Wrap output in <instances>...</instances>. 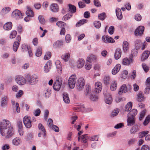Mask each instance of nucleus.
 <instances>
[{"instance_id":"nucleus-1","label":"nucleus","mask_w":150,"mask_h":150,"mask_svg":"<svg viewBox=\"0 0 150 150\" xmlns=\"http://www.w3.org/2000/svg\"><path fill=\"white\" fill-rule=\"evenodd\" d=\"M1 133L5 139H9L14 135L15 131L13 126L5 130H2Z\"/></svg>"},{"instance_id":"nucleus-2","label":"nucleus","mask_w":150,"mask_h":150,"mask_svg":"<svg viewBox=\"0 0 150 150\" xmlns=\"http://www.w3.org/2000/svg\"><path fill=\"white\" fill-rule=\"evenodd\" d=\"M56 25L61 29L59 34L60 35H65L66 32L65 27L67 26L66 23L63 21H59L56 23Z\"/></svg>"},{"instance_id":"nucleus-3","label":"nucleus","mask_w":150,"mask_h":150,"mask_svg":"<svg viewBox=\"0 0 150 150\" xmlns=\"http://www.w3.org/2000/svg\"><path fill=\"white\" fill-rule=\"evenodd\" d=\"M26 81L31 85H34L38 81V78L35 75H31L27 74L25 77Z\"/></svg>"},{"instance_id":"nucleus-4","label":"nucleus","mask_w":150,"mask_h":150,"mask_svg":"<svg viewBox=\"0 0 150 150\" xmlns=\"http://www.w3.org/2000/svg\"><path fill=\"white\" fill-rule=\"evenodd\" d=\"M13 126L11 122L7 120H4L0 123V130L1 132L2 130H5Z\"/></svg>"},{"instance_id":"nucleus-5","label":"nucleus","mask_w":150,"mask_h":150,"mask_svg":"<svg viewBox=\"0 0 150 150\" xmlns=\"http://www.w3.org/2000/svg\"><path fill=\"white\" fill-rule=\"evenodd\" d=\"M62 83L61 78L59 76L57 77L53 86L54 90L56 91H59L61 88Z\"/></svg>"},{"instance_id":"nucleus-6","label":"nucleus","mask_w":150,"mask_h":150,"mask_svg":"<svg viewBox=\"0 0 150 150\" xmlns=\"http://www.w3.org/2000/svg\"><path fill=\"white\" fill-rule=\"evenodd\" d=\"M15 80L16 83L20 86H23L27 83L26 79L21 75L16 76Z\"/></svg>"},{"instance_id":"nucleus-7","label":"nucleus","mask_w":150,"mask_h":150,"mask_svg":"<svg viewBox=\"0 0 150 150\" xmlns=\"http://www.w3.org/2000/svg\"><path fill=\"white\" fill-rule=\"evenodd\" d=\"M134 61L133 54L131 53L129 55V57L123 58L122 60V64L125 66H129L132 64Z\"/></svg>"},{"instance_id":"nucleus-8","label":"nucleus","mask_w":150,"mask_h":150,"mask_svg":"<svg viewBox=\"0 0 150 150\" xmlns=\"http://www.w3.org/2000/svg\"><path fill=\"white\" fill-rule=\"evenodd\" d=\"M76 78V74H73L69 78L68 83L69 86L70 88H73L74 87Z\"/></svg>"},{"instance_id":"nucleus-9","label":"nucleus","mask_w":150,"mask_h":150,"mask_svg":"<svg viewBox=\"0 0 150 150\" xmlns=\"http://www.w3.org/2000/svg\"><path fill=\"white\" fill-rule=\"evenodd\" d=\"M23 123L27 128H30L32 127V121L30 116L26 115L24 117L23 119Z\"/></svg>"},{"instance_id":"nucleus-10","label":"nucleus","mask_w":150,"mask_h":150,"mask_svg":"<svg viewBox=\"0 0 150 150\" xmlns=\"http://www.w3.org/2000/svg\"><path fill=\"white\" fill-rule=\"evenodd\" d=\"M131 89V86L130 85H128L127 86L126 85L123 84L120 86L118 93L120 95H121L123 93H126L128 90H130Z\"/></svg>"},{"instance_id":"nucleus-11","label":"nucleus","mask_w":150,"mask_h":150,"mask_svg":"<svg viewBox=\"0 0 150 150\" xmlns=\"http://www.w3.org/2000/svg\"><path fill=\"white\" fill-rule=\"evenodd\" d=\"M85 85V81L83 78H80L78 79L76 83V87L79 91L81 90Z\"/></svg>"},{"instance_id":"nucleus-12","label":"nucleus","mask_w":150,"mask_h":150,"mask_svg":"<svg viewBox=\"0 0 150 150\" xmlns=\"http://www.w3.org/2000/svg\"><path fill=\"white\" fill-rule=\"evenodd\" d=\"M21 37L20 35H18L16 38V40L14 42L13 49L14 51L16 52L20 45L21 41Z\"/></svg>"},{"instance_id":"nucleus-13","label":"nucleus","mask_w":150,"mask_h":150,"mask_svg":"<svg viewBox=\"0 0 150 150\" xmlns=\"http://www.w3.org/2000/svg\"><path fill=\"white\" fill-rule=\"evenodd\" d=\"M25 14L22 13L21 11L18 9H16L13 11L12 13V16L17 18H23Z\"/></svg>"},{"instance_id":"nucleus-14","label":"nucleus","mask_w":150,"mask_h":150,"mask_svg":"<svg viewBox=\"0 0 150 150\" xmlns=\"http://www.w3.org/2000/svg\"><path fill=\"white\" fill-rule=\"evenodd\" d=\"M144 28L142 26H138L135 30L134 35L136 36H141L143 34Z\"/></svg>"},{"instance_id":"nucleus-15","label":"nucleus","mask_w":150,"mask_h":150,"mask_svg":"<svg viewBox=\"0 0 150 150\" xmlns=\"http://www.w3.org/2000/svg\"><path fill=\"white\" fill-rule=\"evenodd\" d=\"M102 40L105 43H112L115 42V40L113 38L107 35H103L102 37Z\"/></svg>"},{"instance_id":"nucleus-16","label":"nucleus","mask_w":150,"mask_h":150,"mask_svg":"<svg viewBox=\"0 0 150 150\" xmlns=\"http://www.w3.org/2000/svg\"><path fill=\"white\" fill-rule=\"evenodd\" d=\"M102 88V84L99 81H97L95 84L94 91L97 93L101 92Z\"/></svg>"},{"instance_id":"nucleus-17","label":"nucleus","mask_w":150,"mask_h":150,"mask_svg":"<svg viewBox=\"0 0 150 150\" xmlns=\"http://www.w3.org/2000/svg\"><path fill=\"white\" fill-rule=\"evenodd\" d=\"M50 11L53 13L58 12L59 11V7L57 3H53L51 4L50 7Z\"/></svg>"},{"instance_id":"nucleus-18","label":"nucleus","mask_w":150,"mask_h":150,"mask_svg":"<svg viewBox=\"0 0 150 150\" xmlns=\"http://www.w3.org/2000/svg\"><path fill=\"white\" fill-rule=\"evenodd\" d=\"M89 139V137L87 136V134H84L78 137V140L79 142L86 144L87 143L88 140Z\"/></svg>"},{"instance_id":"nucleus-19","label":"nucleus","mask_w":150,"mask_h":150,"mask_svg":"<svg viewBox=\"0 0 150 150\" xmlns=\"http://www.w3.org/2000/svg\"><path fill=\"white\" fill-rule=\"evenodd\" d=\"M122 47L123 51L125 53L128 52L130 49L129 43L127 41H124L123 43Z\"/></svg>"},{"instance_id":"nucleus-20","label":"nucleus","mask_w":150,"mask_h":150,"mask_svg":"<svg viewBox=\"0 0 150 150\" xmlns=\"http://www.w3.org/2000/svg\"><path fill=\"white\" fill-rule=\"evenodd\" d=\"M122 50L119 48L116 49L114 54V58L116 60H118L121 57L122 55Z\"/></svg>"},{"instance_id":"nucleus-21","label":"nucleus","mask_w":150,"mask_h":150,"mask_svg":"<svg viewBox=\"0 0 150 150\" xmlns=\"http://www.w3.org/2000/svg\"><path fill=\"white\" fill-rule=\"evenodd\" d=\"M27 10L25 12V14L27 16L31 17H33L35 16L34 12L32 8L29 6H26Z\"/></svg>"},{"instance_id":"nucleus-22","label":"nucleus","mask_w":150,"mask_h":150,"mask_svg":"<svg viewBox=\"0 0 150 150\" xmlns=\"http://www.w3.org/2000/svg\"><path fill=\"white\" fill-rule=\"evenodd\" d=\"M121 66L120 64H116L112 69V73L113 75H115L117 73L120 69Z\"/></svg>"},{"instance_id":"nucleus-23","label":"nucleus","mask_w":150,"mask_h":150,"mask_svg":"<svg viewBox=\"0 0 150 150\" xmlns=\"http://www.w3.org/2000/svg\"><path fill=\"white\" fill-rule=\"evenodd\" d=\"M150 54V52L148 50L144 51L142 55L141 59L142 61H144L147 59Z\"/></svg>"},{"instance_id":"nucleus-24","label":"nucleus","mask_w":150,"mask_h":150,"mask_svg":"<svg viewBox=\"0 0 150 150\" xmlns=\"http://www.w3.org/2000/svg\"><path fill=\"white\" fill-rule=\"evenodd\" d=\"M68 12L71 13H74L76 12V7L74 5L69 4H68Z\"/></svg>"},{"instance_id":"nucleus-25","label":"nucleus","mask_w":150,"mask_h":150,"mask_svg":"<svg viewBox=\"0 0 150 150\" xmlns=\"http://www.w3.org/2000/svg\"><path fill=\"white\" fill-rule=\"evenodd\" d=\"M145 97L142 91L139 92L137 96V100L138 102H141L144 100Z\"/></svg>"},{"instance_id":"nucleus-26","label":"nucleus","mask_w":150,"mask_h":150,"mask_svg":"<svg viewBox=\"0 0 150 150\" xmlns=\"http://www.w3.org/2000/svg\"><path fill=\"white\" fill-rule=\"evenodd\" d=\"M85 63V60L82 58H79L76 62V66L78 68H81L83 66Z\"/></svg>"},{"instance_id":"nucleus-27","label":"nucleus","mask_w":150,"mask_h":150,"mask_svg":"<svg viewBox=\"0 0 150 150\" xmlns=\"http://www.w3.org/2000/svg\"><path fill=\"white\" fill-rule=\"evenodd\" d=\"M127 121L128 126H132L135 123V117L128 116Z\"/></svg>"},{"instance_id":"nucleus-28","label":"nucleus","mask_w":150,"mask_h":150,"mask_svg":"<svg viewBox=\"0 0 150 150\" xmlns=\"http://www.w3.org/2000/svg\"><path fill=\"white\" fill-rule=\"evenodd\" d=\"M22 142L21 138L18 137H16L14 138L12 140L13 144L15 146H18L20 145Z\"/></svg>"},{"instance_id":"nucleus-29","label":"nucleus","mask_w":150,"mask_h":150,"mask_svg":"<svg viewBox=\"0 0 150 150\" xmlns=\"http://www.w3.org/2000/svg\"><path fill=\"white\" fill-rule=\"evenodd\" d=\"M105 100L106 103L108 104H111L112 103V99L111 96L109 93L106 94Z\"/></svg>"},{"instance_id":"nucleus-30","label":"nucleus","mask_w":150,"mask_h":150,"mask_svg":"<svg viewBox=\"0 0 150 150\" xmlns=\"http://www.w3.org/2000/svg\"><path fill=\"white\" fill-rule=\"evenodd\" d=\"M97 94L95 91L92 92L90 94V99L92 101H95L97 100L98 98Z\"/></svg>"},{"instance_id":"nucleus-31","label":"nucleus","mask_w":150,"mask_h":150,"mask_svg":"<svg viewBox=\"0 0 150 150\" xmlns=\"http://www.w3.org/2000/svg\"><path fill=\"white\" fill-rule=\"evenodd\" d=\"M71 55L69 52H66L65 53L62 55L61 58L64 60L65 62H68L70 59Z\"/></svg>"},{"instance_id":"nucleus-32","label":"nucleus","mask_w":150,"mask_h":150,"mask_svg":"<svg viewBox=\"0 0 150 150\" xmlns=\"http://www.w3.org/2000/svg\"><path fill=\"white\" fill-rule=\"evenodd\" d=\"M55 65L58 73L61 74L62 73V67L61 62L59 60L55 62Z\"/></svg>"},{"instance_id":"nucleus-33","label":"nucleus","mask_w":150,"mask_h":150,"mask_svg":"<svg viewBox=\"0 0 150 150\" xmlns=\"http://www.w3.org/2000/svg\"><path fill=\"white\" fill-rule=\"evenodd\" d=\"M38 127L39 129L42 132L43 136L44 137H45L46 132L43 125L41 123H39L38 125Z\"/></svg>"},{"instance_id":"nucleus-34","label":"nucleus","mask_w":150,"mask_h":150,"mask_svg":"<svg viewBox=\"0 0 150 150\" xmlns=\"http://www.w3.org/2000/svg\"><path fill=\"white\" fill-rule=\"evenodd\" d=\"M52 65V63L50 61H48L45 64L44 70L45 72H48L51 69V67Z\"/></svg>"},{"instance_id":"nucleus-35","label":"nucleus","mask_w":150,"mask_h":150,"mask_svg":"<svg viewBox=\"0 0 150 150\" xmlns=\"http://www.w3.org/2000/svg\"><path fill=\"white\" fill-rule=\"evenodd\" d=\"M97 59L96 56L92 54H90L87 58V61L91 62H92V61H96L97 60Z\"/></svg>"},{"instance_id":"nucleus-36","label":"nucleus","mask_w":150,"mask_h":150,"mask_svg":"<svg viewBox=\"0 0 150 150\" xmlns=\"http://www.w3.org/2000/svg\"><path fill=\"white\" fill-rule=\"evenodd\" d=\"M12 27V23L11 22L6 23L4 25V28L6 30H10Z\"/></svg>"},{"instance_id":"nucleus-37","label":"nucleus","mask_w":150,"mask_h":150,"mask_svg":"<svg viewBox=\"0 0 150 150\" xmlns=\"http://www.w3.org/2000/svg\"><path fill=\"white\" fill-rule=\"evenodd\" d=\"M63 44V42L62 40H58L53 44V46L54 48H57L62 46Z\"/></svg>"},{"instance_id":"nucleus-38","label":"nucleus","mask_w":150,"mask_h":150,"mask_svg":"<svg viewBox=\"0 0 150 150\" xmlns=\"http://www.w3.org/2000/svg\"><path fill=\"white\" fill-rule=\"evenodd\" d=\"M116 13L117 18L119 20H121L122 18V15L121 9L117 8L116 10Z\"/></svg>"},{"instance_id":"nucleus-39","label":"nucleus","mask_w":150,"mask_h":150,"mask_svg":"<svg viewBox=\"0 0 150 150\" xmlns=\"http://www.w3.org/2000/svg\"><path fill=\"white\" fill-rule=\"evenodd\" d=\"M137 113V110L135 109H133L130 110L128 114V116L135 117Z\"/></svg>"},{"instance_id":"nucleus-40","label":"nucleus","mask_w":150,"mask_h":150,"mask_svg":"<svg viewBox=\"0 0 150 150\" xmlns=\"http://www.w3.org/2000/svg\"><path fill=\"white\" fill-rule=\"evenodd\" d=\"M146 110L145 109L143 110L140 112L139 117V120L140 121L143 120L146 115Z\"/></svg>"},{"instance_id":"nucleus-41","label":"nucleus","mask_w":150,"mask_h":150,"mask_svg":"<svg viewBox=\"0 0 150 150\" xmlns=\"http://www.w3.org/2000/svg\"><path fill=\"white\" fill-rule=\"evenodd\" d=\"M139 129L138 126L136 125L133 126L130 130V132L132 134H135L137 132Z\"/></svg>"},{"instance_id":"nucleus-42","label":"nucleus","mask_w":150,"mask_h":150,"mask_svg":"<svg viewBox=\"0 0 150 150\" xmlns=\"http://www.w3.org/2000/svg\"><path fill=\"white\" fill-rule=\"evenodd\" d=\"M91 92V86L88 85H86L84 91V94L86 96H88Z\"/></svg>"},{"instance_id":"nucleus-43","label":"nucleus","mask_w":150,"mask_h":150,"mask_svg":"<svg viewBox=\"0 0 150 150\" xmlns=\"http://www.w3.org/2000/svg\"><path fill=\"white\" fill-rule=\"evenodd\" d=\"M42 50L41 47L39 46L36 49L35 55L37 57L40 56L42 53Z\"/></svg>"},{"instance_id":"nucleus-44","label":"nucleus","mask_w":150,"mask_h":150,"mask_svg":"<svg viewBox=\"0 0 150 150\" xmlns=\"http://www.w3.org/2000/svg\"><path fill=\"white\" fill-rule=\"evenodd\" d=\"M8 98L7 96H5L2 98L1 99V104L2 106H5L7 103Z\"/></svg>"},{"instance_id":"nucleus-45","label":"nucleus","mask_w":150,"mask_h":150,"mask_svg":"<svg viewBox=\"0 0 150 150\" xmlns=\"http://www.w3.org/2000/svg\"><path fill=\"white\" fill-rule=\"evenodd\" d=\"M63 99L64 102L67 103H69L70 102V100L68 95L66 93L63 94Z\"/></svg>"},{"instance_id":"nucleus-46","label":"nucleus","mask_w":150,"mask_h":150,"mask_svg":"<svg viewBox=\"0 0 150 150\" xmlns=\"http://www.w3.org/2000/svg\"><path fill=\"white\" fill-rule=\"evenodd\" d=\"M117 83L116 81L112 82L110 84V90L113 91L115 90L117 88Z\"/></svg>"},{"instance_id":"nucleus-47","label":"nucleus","mask_w":150,"mask_h":150,"mask_svg":"<svg viewBox=\"0 0 150 150\" xmlns=\"http://www.w3.org/2000/svg\"><path fill=\"white\" fill-rule=\"evenodd\" d=\"M150 122V115H147L145 118L143 124L144 126L147 125Z\"/></svg>"},{"instance_id":"nucleus-48","label":"nucleus","mask_w":150,"mask_h":150,"mask_svg":"<svg viewBox=\"0 0 150 150\" xmlns=\"http://www.w3.org/2000/svg\"><path fill=\"white\" fill-rule=\"evenodd\" d=\"M92 67L91 62L86 60V62L85 65V69L87 70H90Z\"/></svg>"},{"instance_id":"nucleus-49","label":"nucleus","mask_w":150,"mask_h":150,"mask_svg":"<svg viewBox=\"0 0 150 150\" xmlns=\"http://www.w3.org/2000/svg\"><path fill=\"white\" fill-rule=\"evenodd\" d=\"M87 20L85 19H82L79 21L76 24V27H78L81 25L84 24L86 23Z\"/></svg>"},{"instance_id":"nucleus-50","label":"nucleus","mask_w":150,"mask_h":150,"mask_svg":"<svg viewBox=\"0 0 150 150\" xmlns=\"http://www.w3.org/2000/svg\"><path fill=\"white\" fill-rule=\"evenodd\" d=\"M149 133L148 131H143L139 133V138L144 137Z\"/></svg>"},{"instance_id":"nucleus-51","label":"nucleus","mask_w":150,"mask_h":150,"mask_svg":"<svg viewBox=\"0 0 150 150\" xmlns=\"http://www.w3.org/2000/svg\"><path fill=\"white\" fill-rule=\"evenodd\" d=\"M44 96L46 98H48L49 97L51 94V90L49 89H47L45 90L44 91Z\"/></svg>"},{"instance_id":"nucleus-52","label":"nucleus","mask_w":150,"mask_h":150,"mask_svg":"<svg viewBox=\"0 0 150 150\" xmlns=\"http://www.w3.org/2000/svg\"><path fill=\"white\" fill-rule=\"evenodd\" d=\"M119 112V110L118 109H115L112 111L111 115L110 116L112 117H113L116 116Z\"/></svg>"},{"instance_id":"nucleus-53","label":"nucleus","mask_w":150,"mask_h":150,"mask_svg":"<svg viewBox=\"0 0 150 150\" xmlns=\"http://www.w3.org/2000/svg\"><path fill=\"white\" fill-rule=\"evenodd\" d=\"M132 107V104L131 102H129L125 106V110L128 111L130 110Z\"/></svg>"},{"instance_id":"nucleus-54","label":"nucleus","mask_w":150,"mask_h":150,"mask_svg":"<svg viewBox=\"0 0 150 150\" xmlns=\"http://www.w3.org/2000/svg\"><path fill=\"white\" fill-rule=\"evenodd\" d=\"M72 16L71 14L67 13L63 16L62 18V20L64 21H67L72 17Z\"/></svg>"},{"instance_id":"nucleus-55","label":"nucleus","mask_w":150,"mask_h":150,"mask_svg":"<svg viewBox=\"0 0 150 150\" xmlns=\"http://www.w3.org/2000/svg\"><path fill=\"white\" fill-rule=\"evenodd\" d=\"M17 125L18 129L23 128L22 121L21 120H18L17 121Z\"/></svg>"},{"instance_id":"nucleus-56","label":"nucleus","mask_w":150,"mask_h":150,"mask_svg":"<svg viewBox=\"0 0 150 150\" xmlns=\"http://www.w3.org/2000/svg\"><path fill=\"white\" fill-rule=\"evenodd\" d=\"M38 19L40 22L42 24H45V21L43 16L40 15L38 17Z\"/></svg>"},{"instance_id":"nucleus-57","label":"nucleus","mask_w":150,"mask_h":150,"mask_svg":"<svg viewBox=\"0 0 150 150\" xmlns=\"http://www.w3.org/2000/svg\"><path fill=\"white\" fill-rule=\"evenodd\" d=\"M17 34V33L16 30L12 31L10 35V38L11 39L14 38L16 37Z\"/></svg>"},{"instance_id":"nucleus-58","label":"nucleus","mask_w":150,"mask_h":150,"mask_svg":"<svg viewBox=\"0 0 150 150\" xmlns=\"http://www.w3.org/2000/svg\"><path fill=\"white\" fill-rule=\"evenodd\" d=\"M106 17L105 13H102L98 15V18L99 19L103 21Z\"/></svg>"},{"instance_id":"nucleus-59","label":"nucleus","mask_w":150,"mask_h":150,"mask_svg":"<svg viewBox=\"0 0 150 150\" xmlns=\"http://www.w3.org/2000/svg\"><path fill=\"white\" fill-rule=\"evenodd\" d=\"M24 94V92L22 90H19L16 93V96L17 98H19L21 97Z\"/></svg>"},{"instance_id":"nucleus-60","label":"nucleus","mask_w":150,"mask_h":150,"mask_svg":"<svg viewBox=\"0 0 150 150\" xmlns=\"http://www.w3.org/2000/svg\"><path fill=\"white\" fill-rule=\"evenodd\" d=\"M98 135L93 136L90 137H89V140L90 141H98Z\"/></svg>"},{"instance_id":"nucleus-61","label":"nucleus","mask_w":150,"mask_h":150,"mask_svg":"<svg viewBox=\"0 0 150 150\" xmlns=\"http://www.w3.org/2000/svg\"><path fill=\"white\" fill-rule=\"evenodd\" d=\"M51 54L50 52H47L44 56V58L45 60H47L51 57Z\"/></svg>"},{"instance_id":"nucleus-62","label":"nucleus","mask_w":150,"mask_h":150,"mask_svg":"<svg viewBox=\"0 0 150 150\" xmlns=\"http://www.w3.org/2000/svg\"><path fill=\"white\" fill-rule=\"evenodd\" d=\"M110 81V78L109 76H105L104 79V83L105 84L107 85L109 84Z\"/></svg>"},{"instance_id":"nucleus-63","label":"nucleus","mask_w":150,"mask_h":150,"mask_svg":"<svg viewBox=\"0 0 150 150\" xmlns=\"http://www.w3.org/2000/svg\"><path fill=\"white\" fill-rule=\"evenodd\" d=\"M71 38L70 35L69 34H67L66 35L65 39L66 42L68 43L70 42L71 40Z\"/></svg>"},{"instance_id":"nucleus-64","label":"nucleus","mask_w":150,"mask_h":150,"mask_svg":"<svg viewBox=\"0 0 150 150\" xmlns=\"http://www.w3.org/2000/svg\"><path fill=\"white\" fill-rule=\"evenodd\" d=\"M93 24L95 27L97 28H99L101 26L100 22L98 21H94Z\"/></svg>"}]
</instances>
